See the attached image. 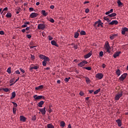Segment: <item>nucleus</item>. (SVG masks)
<instances>
[{"mask_svg": "<svg viewBox=\"0 0 128 128\" xmlns=\"http://www.w3.org/2000/svg\"><path fill=\"white\" fill-rule=\"evenodd\" d=\"M123 96V91L122 90H120V92H118V94H116L114 97V100H118L120 98Z\"/></svg>", "mask_w": 128, "mask_h": 128, "instance_id": "obj_1", "label": "nucleus"}, {"mask_svg": "<svg viewBox=\"0 0 128 128\" xmlns=\"http://www.w3.org/2000/svg\"><path fill=\"white\" fill-rule=\"evenodd\" d=\"M33 98H34L35 100H41V98L45 100V97L43 96H38L37 94H36L34 96Z\"/></svg>", "mask_w": 128, "mask_h": 128, "instance_id": "obj_2", "label": "nucleus"}, {"mask_svg": "<svg viewBox=\"0 0 128 128\" xmlns=\"http://www.w3.org/2000/svg\"><path fill=\"white\" fill-rule=\"evenodd\" d=\"M88 64V62L87 61H86L84 60V61H82V62H80L78 64V66H80V68H82L83 66H84L85 64Z\"/></svg>", "mask_w": 128, "mask_h": 128, "instance_id": "obj_3", "label": "nucleus"}, {"mask_svg": "<svg viewBox=\"0 0 128 128\" xmlns=\"http://www.w3.org/2000/svg\"><path fill=\"white\" fill-rule=\"evenodd\" d=\"M38 28L39 30H44L46 28V25L44 24H39L38 26Z\"/></svg>", "mask_w": 128, "mask_h": 128, "instance_id": "obj_4", "label": "nucleus"}, {"mask_svg": "<svg viewBox=\"0 0 128 128\" xmlns=\"http://www.w3.org/2000/svg\"><path fill=\"white\" fill-rule=\"evenodd\" d=\"M128 76V74L127 73H124L123 74H122L120 77L119 78L120 80L121 81H124V78H126V77Z\"/></svg>", "mask_w": 128, "mask_h": 128, "instance_id": "obj_5", "label": "nucleus"}, {"mask_svg": "<svg viewBox=\"0 0 128 128\" xmlns=\"http://www.w3.org/2000/svg\"><path fill=\"white\" fill-rule=\"evenodd\" d=\"M38 16V14L36 12H32L30 14V17L31 18H34L37 17Z\"/></svg>", "mask_w": 128, "mask_h": 128, "instance_id": "obj_6", "label": "nucleus"}, {"mask_svg": "<svg viewBox=\"0 0 128 128\" xmlns=\"http://www.w3.org/2000/svg\"><path fill=\"white\" fill-rule=\"evenodd\" d=\"M128 32V28H127L126 27H124V28H122V35H125L126 32Z\"/></svg>", "mask_w": 128, "mask_h": 128, "instance_id": "obj_7", "label": "nucleus"}, {"mask_svg": "<svg viewBox=\"0 0 128 128\" xmlns=\"http://www.w3.org/2000/svg\"><path fill=\"white\" fill-rule=\"evenodd\" d=\"M38 68H39V66L38 65H36V66L30 67V72H33V69H34V70H38Z\"/></svg>", "mask_w": 128, "mask_h": 128, "instance_id": "obj_8", "label": "nucleus"}, {"mask_svg": "<svg viewBox=\"0 0 128 128\" xmlns=\"http://www.w3.org/2000/svg\"><path fill=\"white\" fill-rule=\"evenodd\" d=\"M104 76V74H96V78H98V80H102Z\"/></svg>", "mask_w": 128, "mask_h": 128, "instance_id": "obj_9", "label": "nucleus"}, {"mask_svg": "<svg viewBox=\"0 0 128 128\" xmlns=\"http://www.w3.org/2000/svg\"><path fill=\"white\" fill-rule=\"evenodd\" d=\"M39 110L40 112H42V114H45L46 111V108H39Z\"/></svg>", "mask_w": 128, "mask_h": 128, "instance_id": "obj_10", "label": "nucleus"}, {"mask_svg": "<svg viewBox=\"0 0 128 128\" xmlns=\"http://www.w3.org/2000/svg\"><path fill=\"white\" fill-rule=\"evenodd\" d=\"M118 24V21H117V20H112V22L109 23V24L110 25H114V24L116 25Z\"/></svg>", "mask_w": 128, "mask_h": 128, "instance_id": "obj_11", "label": "nucleus"}, {"mask_svg": "<svg viewBox=\"0 0 128 128\" xmlns=\"http://www.w3.org/2000/svg\"><path fill=\"white\" fill-rule=\"evenodd\" d=\"M26 120V118L24 117V116H20V120L23 122H25Z\"/></svg>", "mask_w": 128, "mask_h": 128, "instance_id": "obj_12", "label": "nucleus"}, {"mask_svg": "<svg viewBox=\"0 0 128 128\" xmlns=\"http://www.w3.org/2000/svg\"><path fill=\"white\" fill-rule=\"evenodd\" d=\"M120 53H121V52L119 51V52H116V53L114 54V58H116V57L120 56Z\"/></svg>", "mask_w": 128, "mask_h": 128, "instance_id": "obj_13", "label": "nucleus"}, {"mask_svg": "<svg viewBox=\"0 0 128 128\" xmlns=\"http://www.w3.org/2000/svg\"><path fill=\"white\" fill-rule=\"evenodd\" d=\"M116 122L118 124V126H122V122L120 120V119L116 120Z\"/></svg>", "mask_w": 128, "mask_h": 128, "instance_id": "obj_14", "label": "nucleus"}, {"mask_svg": "<svg viewBox=\"0 0 128 128\" xmlns=\"http://www.w3.org/2000/svg\"><path fill=\"white\" fill-rule=\"evenodd\" d=\"M92 52H88V54L85 55L84 58H90L92 56Z\"/></svg>", "mask_w": 128, "mask_h": 128, "instance_id": "obj_15", "label": "nucleus"}, {"mask_svg": "<svg viewBox=\"0 0 128 128\" xmlns=\"http://www.w3.org/2000/svg\"><path fill=\"white\" fill-rule=\"evenodd\" d=\"M16 94L15 92H12V95L10 96V100H13L14 98H16Z\"/></svg>", "mask_w": 128, "mask_h": 128, "instance_id": "obj_16", "label": "nucleus"}, {"mask_svg": "<svg viewBox=\"0 0 128 128\" xmlns=\"http://www.w3.org/2000/svg\"><path fill=\"white\" fill-rule=\"evenodd\" d=\"M51 44L52 46H57V48H58V45L57 44L55 40H52L51 41Z\"/></svg>", "mask_w": 128, "mask_h": 128, "instance_id": "obj_17", "label": "nucleus"}, {"mask_svg": "<svg viewBox=\"0 0 128 128\" xmlns=\"http://www.w3.org/2000/svg\"><path fill=\"white\" fill-rule=\"evenodd\" d=\"M42 14L43 15V16H48V12H46V10H42Z\"/></svg>", "mask_w": 128, "mask_h": 128, "instance_id": "obj_18", "label": "nucleus"}, {"mask_svg": "<svg viewBox=\"0 0 128 128\" xmlns=\"http://www.w3.org/2000/svg\"><path fill=\"white\" fill-rule=\"evenodd\" d=\"M118 36L117 34H114L110 36V39L111 40H113L115 38H116Z\"/></svg>", "mask_w": 128, "mask_h": 128, "instance_id": "obj_19", "label": "nucleus"}, {"mask_svg": "<svg viewBox=\"0 0 128 128\" xmlns=\"http://www.w3.org/2000/svg\"><path fill=\"white\" fill-rule=\"evenodd\" d=\"M6 16L8 18H10L12 16V14L10 12H8V14L6 15Z\"/></svg>", "mask_w": 128, "mask_h": 128, "instance_id": "obj_20", "label": "nucleus"}, {"mask_svg": "<svg viewBox=\"0 0 128 128\" xmlns=\"http://www.w3.org/2000/svg\"><path fill=\"white\" fill-rule=\"evenodd\" d=\"M105 48L106 49L110 48V44L108 42H106V43Z\"/></svg>", "mask_w": 128, "mask_h": 128, "instance_id": "obj_21", "label": "nucleus"}, {"mask_svg": "<svg viewBox=\"0 0 128 128\" xmlns=\"http://www.w3.org/2000/svg\"><path fill=\"white\" fill-rule=\"evenodd\" d=\"M86 82L87 84H90V80L88 77H85Z\"/></svg>", "mask_w": 128, "mask_h": 128, "instance_id": "obj_22", "label": "nucleus"}, {"mask_svg": "<svg viewBox=\"0 0 128 128\" xmlns=\"http://www.w3.org/2000/svg\"><path fill=\"white\" fill-rule=\"evenodd\" d=\"M44 88V86L42 85L36 88V90H42Z\"/></svg>", "mask_w": 128, "mask_h": 128, "instance_id": "obj_23", "label": "nucleus"}, {"mask_svg": "<svg viewBox=\"0 0 128 128\" xmlns=\"http://www.w3.org/2000/svg\"><path fill=\"white\" fill-rule=\"evenodd\" d=\"M44 101L40 102L38 104L39 108H42V106L44 104Z\"/></svg>", "mask_w": 128, "mask_h": 128, "instance_id": "obj_24", "label": "nucleus"}, {"mask_svg": "<svg viewBox=\"0 0 128 128\" xmlns=\"http://www.w3.org/2000/svg\"><path fill=\"white\" fill-rule=\"evenodd\" d=\"M47 128H54V126H52V124H47Z\"/></svg>", "mask_w": 128, "mask_h": 128, "instance_id": "obj_25", "label": "nucleus"}, {"mask_svg": "<svg viewBox=\"0 0 128 128\" xmlns=\"http://www.w3.org/2000/svg\"><path fill=\"white\" fill-rule=\"evenodd\" d=\"M60 124V126L62 128H64V126H66V124L64 121L61 122Z\"/></svg>", "mask_w": 128, "mask_h": 128, "instance_id": "obj_26", "label": "nucleus"}, {"mask_svg": "<svg viewBox=\"0 0 128 128\" xmlns=\"http://www.w3.org/2000/svg\"><path fill=\"white\" fill-rule=\"evenodd\" d=\"M116 16V13H112V14L108 15V16H110V17H114V16Z\"/></svg>", "mask_w": 128, "mask_h": 128, "instance_id": "obj_27", "label": "nucleus"}, {"mask_svg": "<svg viewBox=\"0 0 128 128\" xmlns=\"http://www.w3.org/2000/svg\"><path fill=\"white\" fill-rule=\"evenodd\" d=\"M113 12V9H110V10L108 11L105 14L106 15H110V14L112 13Z\"/></svg>", "mask_w": 128, "mask_h": 128, "instance_id": "obj_28", "label": "nucleus"}, {"mask_svg": "<svg viewBox=\"0 0 128 128\" xmlns=\"http://www.w3.org/2000/svg\"><path fill=\"white\" fill-rule=\"evenodd\" d=\"M48 20L51 23H54L55 20H54V18H50L48 19Z\"/></svg>", "mask_w": 128, "mask_h": 128, "instance_id": "obj_29", "label": "nucleus"}, {"mask_svg": "<svg viewBox=\"0 0 128 128\" xmlns=\"http://www.w3.org/2000/svg\"><path fill=\"white\" fill-rule=\"evenodd\" d=\"M44 60L46 62H50V60L48 57H46V56H45Z\"/></svg>", "mask_w": 128, "mask_h": 128, "instance_id": "obj_30", "label": "nucleus"}, {"mask_svg": "<svg viewBox=\"0 0 128 128\" xmlns=\"http://www.w3.org/2000/svg\"><path fill=\"white\" fill-rule=\"evenodd\" d=\"M45 57H46V56L44 55V54H40V60H44Z\"/></svg>", "mask_w": 128, "mask_h": 128, "instance_id": "obj_31", "label": "nucleus"}, {"mask_svg": "<svg viewBox=\"0 0 128 128\" xmlns=\"http://www.w3.org/2000/svg\"><path fill=\"white\" fill-rule=\"evenodd\" d=\"M100 90H101L100 88H99L98 90H97L96 91H94V94H98V92H100Z\"/></svg>", "mask_w": 128, "mask_h": 128, "instance_id": "obj_32", "label": "nucleus"}, {"mask_svg": "<svg viewBox=\"0 0 128 128\" xmlns=\"http://www.w3.org/2000/svg\"><path fill=\"white\" fill-rule=\"evenodd\" d=\"M80 35L82 36H86V32L84 30H82L80 32Z\"/></svg>", "mask_w": 128, "mask_h": 128, "instance_id": "obj_33", "label": "nucleus"}, {"mask_svg": "<svg viewBox=\"0 0 128 128\" xmlns=\"http://www.w3.org/2000/svg\"><path fill=\"white\" fill-rule=\"evenodd\" d=\"M117 3L118 4V6H120L123 5V3L120 0H118Z\"/></svg>", "mask_w": 128, "mask_h": 128, "instance_id": "obj_34", "label": "nucleus"}, {"mask_svg": "<svg viewBox=\"0 0 128 128\" xmlns=\"http://www.w3.org/2000/svg\"><path fill=\"white\" fill-rule=\"evenodd\" d=\"M116 74H118V76H119L120 74V71L119 69H118L116 71Z\"/></svg>", "mask_w": 128, "mask_h": 128, "instance_id": "obj_35", "label": "nucleus"}, {"mask_svg": "<svg viewBox=\"0 0 128 128\" xmlns=\"http://www.w3.org/2000/svg\"><path fill=\"white\" fill-rule=\"evenodd\" d=\"M3 90L4 92H10V90L8 89V88H3Z\"/></svg>", "mask_w": 128, "mask_h": 128, "instance_id": "obj_36", "label": "nucleus"}, {"mask_svg": "<svg viewBox=\"0 0 128 128\" xmlns=\"http://www.w3.org/2000/svg\"><path fill=\"white\" fill-rule=\"evenodd\" d=\"M11 67H9L8 68V70H7V72H8V74H10L11 73Z\"/></svg>", "mask_w": 128, "mask_h": 128, "instance_id": "obj_37", "label": "nucleus"}, {"mask_svg": "<svg viewBox=\"0 0 128 128\" xmlns=\"http://www.w3.org/2000/svg\"><path fill=\"white\" fill-rule=\"evenodd\" d=\"M83 68H84V69H86L87 70H92L91 67H90V66L84 67Z\"/></svg>", "mask_w": 128, "mask_h": 128, "instance_id": "obj_38", "label": "nucleus"}, {"mask_svg": "<svg viewBox=\"0 0 128 128\" xmlns=\"http://www.w3.org/2000/svg\"><path fill=\"white\" fill-rule=\"evenodd\" d=\"M16 108H12V112H13V114H16Z\"/></svg>", "mask_w": 128, "mask_h": 128, "instance_id": "obj_39", "label": "nucleus"}, {"mask_svg": "<svg viewBox=\"0 0 128 128\" xmlns=\"http://www.w3.org/2000/svg\"><path fill=\"white\" fill-rule=\"evenodd\" d=\"M79 35H80V34L78 32H76L75 33L74 37L75 38H78V37Z\"/></svg>", "mask_w": 128, "mask_h": 128, "instance_id": "obj_40", "label": "nucleus"}, {"mask_svg": "<svg viewBox=\"0 0 128 128\" xmlns=\"http://www.w3.org/2000/svg\"><path fill=\"white\" fill-rule=\"evenodd\" d=\"M79 94H80V96H84V92H80Z\"/></svg>", "mask_w": 128, "mask_h": 128, "instance_id": "obj_41", "label": "nucleus"}, {"mask_svg": "<svg viewBox=\"0 0 128 128\" xmlns=\"http://www.w3.org/2000/svg\"><path fill=\"white\" fill-rule=\"evenodd\" d=\"M70 80V78H66L64 79V81L66 82H69V80Z\"/></svg>", "mask_w": 128, "mask_h": 128, "instance_id": "obj_42", "label": "nucleus"}, {"mask_svg": "<svg viewBox=\"0 0 128 128\" xmlns=\"http://www.w3.org/2000/svg\"><path fill=\"white\" fill-rule=\"evenodd\" d=\"M103 24H100V23H98V24L97 25V26L98 28L101 26L102 28H103L104 26H102Z\"/></svg>", "mask_w": 128, "mask_h": 128, "instance_id": "obj_43", "label": "nucleus"}, {"mask_svg": "<svg viewBox=\"0 0 128 128\" xmlns=\"http://www.w3.org/2000/svg\"><path fill=\"white\" fill-rule=\"evenodd\" d=\"M12 104H13V105L14 106V108H17L18 106V104L14 102H12Z\"/></svg>", "mask_w": 128, "mask_h": 128, "instance_id": "obj_44", "label": "nucleus"}, {"mask_svg": "<svg viewBox=\"0 0 128 128\" xmlns=\"http://www.w3.org/2000/svg\"><path fill=\"white\" fill-rule=\"evenodd\" d=\"M32 120H36V116H34L32 117Z\"/></svg>", "mask_w": 128, "mask_h": 128, "instance_id": "obj_45", "label": "nucleus"}, {"mask_svg": "<svg viewBox=\"0 0 128 128\" xmlns=\"http://www.w3.org/2000/svg\"><path fill=\"white\" fill-rule=\"evenodd\" d=\"M47 64V62H46V61L44 60L42 62V65L43 66H46Z\"/></svg>", "mask_w": 128, "mask_h": 128, "instance_id": "obj_46", "label": "nucleus"}, {"mask_svg": "<svg viewBox=\"0 0 128 128\" xmlns=\"http://www.w3.org/2000/svg\"><path fill=\"white\" fill-rule=\"evenodd\" d=\"M48 38L49 40H53V38H52V37L51 36H48Z\"/></svg>", "mask_w": 128, "mask_h": 128, "instance_id": "obj_47", "label": "nucleus"}, {"mask_svg": "<svg viewBox=\"0 0 128 128\" xmlns=\"http://www.w3.org/2000/svg\"><path fill=\"white\" fill-rule=\"evenodd\" d=\"M26 37H27L28 39H30V38H32V35H30V34H27V35H26Z\"/></svg>", "mask_w": 128, "mask_h": 128, "instance_id": "obj_48", "label": "nucleus"}, {"mask_svg": "<svg viewBox=\"0 0 128 128\" xmlns=\"http://www.w3.org/2000/svg\"><path fill=\"white\" fill-rule=\"evenodd\" d=\"M15 79L14 78L12 79H11L10 81V84H12V82H13L14 81Z\"/></svg>", "mask_w": 128, "mask_h": 128, "instance_id": "obj_49", "label": "nucleus"}, {"mask_svg": "<svg viewBox=\"0 0 128 128\" xmlns=\"http://www.w3.org/2000/svg\"><path fill=\"white\" fill-rule=\"evenodd\" d=\"M103 54H104V52H103L102 51L100 52V56H103Z\"/></svg>", "mask_w": 128, "mask_h": 128, "instance_id": "obj_50", "label": "nucleus"}, {"mask_svg": "<svg viewBox=\"0 0 128 128\" xmlns=\"http://www.w3.org/2000/svg\"><path fill=\"white\" fill-rule=\"evenodd\" d=\"M15 73H16V74H20V72L18 70H16V71H15Z\"/></svg>", "mask_w": 128, "mask_h": 128, "instance_id": "obj_51", "label": "nucleus"}, {"mask_svg": "<svg viewBox=\"0 0 128 128\" xmlns=\"http://www.w3.org/2000/svg\"><path fill=\"white\" fill-rule=\"evenodd\" d=\"M30 29V26L26 27V30L28 31Z\"/></svg>", "mask_w": 128, "mask_h": 128, "instance_id": "obj_52", "label": "nucleus"}, {"mask_svg": "<svg viewBox=\"0 0 128 128\" xmlns=\"http://www.w3.org/2000/svg\"><path fill=\"white\" fill-rule=\"evenodd\" d=\"M0 35H2V36L4 35V32L3 30L0 31Z\"/></svg>", "mask_w": 128, "mask_h": 128, "instance_id": "obj_53", "label": "nucleus"}, {"mask_svg": "<svg viewBox=\"0 0 128 128\" xmlns=\"http://www.w3.org/2000/svg\"><path fill=\"white\" fill-rule=\"evenodd\" d=\"M31 58H32V60H34V56H33V55H31Z\"/></svg>", "mask_w": 128, "mask_h": 128, "instance_id": "obj_54", "label": "nucleus"}, {"mask_svg": "<svg viewBox=\"0 0 128 128\" xmlns=\"http://www.w3.org/2000/svg\"><path fill=\"white\" fill-rule=\"evenodd\" d=\"M28 27V25L25 24L22 26V28H27Z\"/></svg>", "mask_w": 128, "mask_h": 128, "instance_id": "obj_55", "label": "nucleus"}, {"mask_svg": "<svg viewBox=\"0 0 128 128\" xmlns=\"http://www.w3.org/2000/svg\"><path fill=\"white\" fill-rule=\"evenodd\" d=\"M20 70H21V72H22V73H24V72H25L24 70H23L22 68H20Z\"/></svg>", "mask_w": 128, "mask_h": 128, "instance_id": "obj_56", "label": "nucleus"}, {"mask_svg": "<svg viewBox=\"0 0 128 128\" xmlns=\"http://www.w3.org/2000/svg\"><path fill=\"white\" fill-rule=\"evenodd\" d=\"M8 7H6V8H4V10H3V12H6V11H8Z\"/></svg>", "mask_w": 128, "mask_h": 128, "instance_id": "obj_57", "label": "nucleus"}, {"mask_svg": "<svg viewBox=\"0 0 128 128\" xmlns=\"http://www.w3.org/2000/svg\"><path fill=\"white\" fill-rule=\"evenodd\" d=\"M104 19L105 20H106L107 22L108 20V18L106 16V17H104Z\"/></svg>", "mask_w": 128, "mask_h": 128, "instance_id": "obj_58", "label": "nucleus"}, {"mask_svg": "<svg viewBox=\"0 0 128 128\" xmlns=\"http://www.w3.org/2000/svg\"><path fill=\"white\" fill-rule=\"evenodd\" d=\"M98 22V24H103V22H102V20H99Z\"/></svg>", "mask_w": 128, "mask_h": 128, "instance_id": "obj_59", "label": "nucleus"}, {"mask_svg": "<svg viewBox=\"0 0 128 128\" xmlns=\"http://www.w3.org/2000/svg\"><path fill=\"white\" fill-rule=\"evenodd\" d=\"M90 12V10H89L88 8H86V9L85 10V12H86V13H88V12Z\"/></svg>", "mask_w": 128, "mask_h": 128, "instance_id": "obj_60", "label": "nucleus"}, {"mask_svg": "<svg viewBox=\"0 0 128 128\" xmlns=\"http://www.w3.org/2000/svg\"><path fill=\"white\" fill-rule=\"evenodd\" d=\"M30 46H34V43L33 42H31L30 43Z\"/></svg>", "mask_w": 128, "mask_h": 128, "instance_id": "obj_61", "label": "nucleus"}, {"mask_svg": "<svg viewBox=\"0 0 128 128\" xmlns=\"http://www.w3.org/2000/svg\"><path fill=\"white\" fill-rule=\"evenodd\" d=\"M88 92L90 94H92L94 92V90H89Z\"/></svg>", "mask_w": 128, "mask_h": 128, "instance_id": "obj_62", "label": "nucleus"}, {"mask_svg": "<svg viewBox=\"0 0 128 128\" xmlns=\"http://www.w3.org/2000/svg\"><path fill=\"white\" fill-rule=\"evenodd\" d=\"M78 45H74V48L75 49H78Z\"/></svg>", "mask_w": 128, "mask_h": 128, "instance_id": "obj_63", "label": "nucleus"}, {"mask_svg": "<svg viewBox=\"0 0 128 128\" xmlns=\"http://www.w3.org/2000/svg\"><path fill=\"white\" fill-rule=\"evenodd\" d=\"M54 5H52V6H50V8L54 9Z\"/></svg>", "mask_w": 128, "mask_h": 128, "instance_id": "obj_64", "label": "nucleus"}]
</instances>
